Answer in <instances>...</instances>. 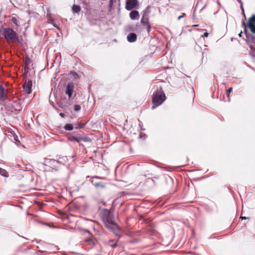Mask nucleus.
Returning <instances> with one entry per match:
<instances>
[{
	"instance_id": "473e14b6",
	"label": "nucleus",
	"mask_w": 255,
	"mask_h": 255,
	"mask_svg": "<svg viewBox=\"0 0 255 255\" xmlns=\"http://www.w3.org/2000/svg\"><path fill=\"white\" fill-rule=\"evenodd\" d=\"M243 26L245 28H246V24L244 22L242 23Z\"/></svg>"
},
{
	"instance_id": "7c9ffc66",
	"label": "nucleus",
	"mask_w": 255,
	"mask_h": 255,
	"mask_svg": "<svg viewBox=\"0 0 255 255\" xmlns=\"http://www.w3.org/2000/svg\"><path fill=\"white\" fill-rule=\"evenodd\" d=\"M241 218H242V220H243V219L245 220V219H248L249 218H247L246 217H242V216H241Z\"/></svg>"
},
{
	"instance_id": "f03ea898",
	"label": "nucleus",
	"mask_w": 255,
	"mask_h": 255,
	"mask_svg": "<svg viewBox=\"0 0 255 255\" xmlns=\"http://www.w3.org/2000/svg\"><path fill=\"white\" fill-rule=\"evenodd\" d=\"M166 100V96L162 91L161 88L157 89L155 93L153 95L152 97V109H155L157 107L162 104Z\"/></svg>"
},
{
	"instance_id": "0eeeda50",
	"label": "nucleus",
	"mask_w": 255,
	"mask_h": 255,
	"mask_svg": "<svg viewBox=\"0 0 255 255\" xmlns=\"http://www.w3.org/2000/svg\"><path fill=\"white\" fill-rule=\"evenodd\" d=\"M7 98V90L0 85V103L3 104Z\"/></svg>"
},
{
	"instance_id": "a211bd4d",
	"label": "nucleus",
	"mask_w": 255,
	"mask_h": 255,
	"mask_svg": "<svg viewBox=\"0 0 255 255\" xmlns=\"http://www.w3.org/2000/svg\"><path fill=\"white\" fill-rule=\"evenodd\" d=\"M0 174L4 177H8V172L3 169L0 168Z\"/></svg>"
},
{
	"instance_id": "c756f323",
	"label": "nucleus",
	"mask_w": 255,
	"mask_h": 255,
	"mask_svg": "<svg viewBox=\"0 0 255 255\" xmlns=\"http://www.w3.org/2000/svg\"><path fill=\"white\" fill-rule=\"evenodd\" d=\"M249 47H250V48H251V49H252V50H255V48H254L253 46H252V45H249Z\"/></svg>"
},
{
	"instance_id": "6e6552de",
	"label": "nucleus",
	"mask_w": 255,
	"mask_h": 255,
	"mask_svg": "<svg viewBox=\"0 0 255 255\" xmlns=\"http://www.w3.org/2000/svg\"><path fill=\"white\" fill-rule=\"evenodd\" d=\"M138 6L137 0H128L126 4V9L128 10H130L133 8H136Z\"/></svg>"
},
{
	"instance_id": "72a5a7b5",
	"label": "nucleus",
	"mask_w": 255,
	"mask_h": 255,
	"mask_svg": "<svg viewBox=\"0 0 255 255\" xmlns=\"http://www.w3.org/2000/svg\"><path fill=\"white\" fill-rule=\"evenodd\" d=\"M242 32L241 31V32L238 34V35H239V37H242Z\"/></svg>"
},
{
	"instance_id": "412c9836",
	"label": "nucleus",
	"mask_w": 255,
	"mask_h": 255,
	"mask_svg": "<svg viewBox=\"0 0 255 255\" xmlns=\"http://www.w3.org/2000/svg\"><path fill=\"white\" fill-rule=\"evenodd\" d=\"M11 22L12 23H13L14 24H15L16 26H18L19 25V23L15 17H12L11 18Z\"/></svg>"
},
{
	"instance_id": "dca6fc26",
	"label": "nucleus",
	"mask_w": 255,
	"mask_h": 255,
	"mask_svg": "<svg viewBox=\"0 0 255 255\" xmlns=\"http://www.w3.org/2000/svg\"><path fill=\"white\" fill-rule=\"evenodd\" d=\"M92 184L97 188H105V185L101 182H97L94 180L92 181Z\"/></svg>"
},
{
	"instance_id": "f704fd0d",
	"label": "nucleus",
	"mask_w": 255,
	"mask_h": 255,
	"mask_svg": "<svg viewBox=\"0 0 255 255\" xmlns=\"http://www.w3.org/2000/svg\"><path fill=\"white\" fill-rule=\"evenodd\" d=\"M59 115H60L61 117H64V114H62V113H60V114H59Z\"/></svg>"
},
{
	"instance_id": "bb28decb",
	"label": "nucleus",
	"mask_w": 255,
	"mask_h": 255,
	"mask_svg": "<svg viewBox=\"0 0 255 255\" xmlns=\"http://www.w3.org/2000/svg\"><path fill=\"white\" fill-rule=\"evenodd\" d=\"M51 23L53 24V25L55 27H57V24H56V23H55L54 20H52L51 21Z\"/></svg>"
},
{
	"instance_id": "4468645a",
	"label": "nucleus",
	"mask_w": 255,
	"mask_h": 255,
	"mask_svg": "<svg viewBox=\"0 0 255 255\" xmlns=\"http://www.w3.org/2000/svg\"><path fill=\"white\" fill-rule=\"evenodd\" d=\"M129 17L131 20L138 19L139 17V12L137 10H132L129 13Z\"/></svg>"
},
{
	"instance_id": "423d86ee",
	"label": "nucleus",
	"mask_w": 255,
	"mask_h": 255,
	"mask_svg": "<svg viewBox=\"0 0 255 255\" xmlns=\"http://www.w3.org/2000/svg\"><path fill=\"white\" fill-rule=\"evenodd\" d=\"M71 100L67 99L66 98H62L57 102L58 106L59 108L67 110L70 104Z\"/></svg>"
},
{
	"instance_id": "2eb2a0df",
	"label": "nucleus",
	"mask_w": 255,
	"mask_h": 255,
	"mask_svg": "<svg viewBox=\"0 0 255 255\" xmlns=\"http://www.w3.org/2000/svg\"><path fill=\"white\" fill-rule=\"evenodd\" d=\"M137 38L136 35L134 33H130L127 36L128 41L129 42H134Z\"/></svg>"
},
{
	"instance_id": "1a4fd4ad",
	"label": "nucleus",
	"mask_w": 255,
	"mask_h": 255,
	"mask_svg": "<svg viewBox=\"0 0 255 255\" xmlns=\"http://www.w3.org/2000/svg\"><path fill=\"white\" fill-rule=\"evenodd\" d=\"M247 25L251 32L255 33V15H252V16L249 18Z\"/></svg>"
},
{
	"instance_id": "2f4dec72",
	"label": "nucleus",
	"mask_w": 255,
	"mask_h": 255,
	"mask_svg": "<svg viewBox=\"0 0 255 255\" xmlns=\"http://www.w3.org/2000/svg\"><path fill=\"white\" fill-rule=\"evenodd\" d=\"M89 242L90 244L92 243V244H94V242H93V240H90L89 241Z\"/></svg>"
},
{
	"instance_id": "58836bf2",
	"label": "nucleus",
	"mask_w": 255,
	"mask_h": 255,
	"mask_svg": "<svg viewBox=\"0 0 255 255\" xmlns=\"http://www.w3.org/2000/svg\"><path fill=\"white\" fill-rule=\"evenodd\" d=\"M131 255H133V254H131Z\"/></svg>"
},
{
	"instance_id": "20e7f679",
	"label": "nucleus",
	"mask_w": 255,
	"mask_h": 255,
	"mask_svg": "<svg viewBox=\"0 0 255 255\" xmlns=\"http://www.w3.org/2000/svg\"><path fill=\"white\" fill-rule=\"evenodd\" d=\"M149 5L147 6L146 8L142 11V18L140 20L141 23L147 28V30L148 33L150 31L151 25L149 21V14L150 13Z\"/></svg>"
},
{
	"instance_id": "f3484780",
	"label": "nucleus",
	"mask_w": 255,
	"mask_h": 255,
	"mask_svg": "<svg viewBox=\"0 0 255 255\" xmlns=\"http://www.w3.org/2000/svg\"><path fill=\"white\" fill-rule=\"evenodd\" d=\"M246 37L249 42L255 44V36L246 33Z\"/></svg>"
},
{
	"instance_id": "393cba45",
	"label": "nucleus",
	"mask_w": 255,
	"mask_h": 255,
	"mask_svg": "<svg viewBox=\"0 0 255 255\" xmlns=\"http://www.w3.org/2000/svg\"><path fill=\"white\" fill-rule=\"evenodd\" d=\"M81 107L79 105H76L74 107V111L76 112L80 111L81 110Z\"/></svg>"
},
{
	"instance_id": "c9c22d12",
	"label": "nucleus",
	"mask_w": 255,
	"mask_h": 255,
	"mask_svg": "<svg viewBox=\"0 0 255 255\" xmlns=\"http://www.w3.org/2000/svg\"><path fill=\"white\" fill-rule=\"evenodd\" d=\"M97 178H100V179H105V177H97Z\"/></svg>"
},
{
	"instance_id": "39448f33",
	"label": "nucleus",
	"mask_w": 255,
	"mask_h": 255,
	"mask_svg": "<svg viewBox=\"0 0 255 255\" xmlns=\"http://www.w3.org/2000/svg\"><path fill=\"white\" fill-rule=\"evenodd\" d=\"M5 109H8L12 113L15 111L16 113L19 112L22 109V107L20 103V102L17 100H13L9 103L5 105Z\"/></svg>"
},
{
	"instance_id": "f8f14e48",
	"label": "nucleus",
	"mask_w": 255,
	"mask_h": 255,
	"mask_svg": "<svg viewBox=\"0 0 255 255\" xmlns=\"http://www.w3.org/2000/svg\"><path fill=\"white\" fill-rule=\"evenodd\" d=\"M58 163H61V162L55 159H45L44 161V164L46 166H57Z\"/></svg>"
},
{
	"instance_id": "cd10ccee",
	"label": "nucleus",
	"mask_w": 255,
	"mask_h": 255,
	"mask_svg": "<svg viewBox=\"0 0 255 255\" xmlns=\"http://www.w3.org/2000/svg\"><path fill=\"white\" fill-rule=\"evenodd\" d=\"M185 15V13H182V14L181 15L179 16L178 17V20H180L181 18L183 17Z\"/></svg>"
},
{
	"instance_id": "f257e3e1",
	"label": "nucleus",
	"mask_w": 255,
	"mask_h": 255,
	"mask_svg": "<svg viewBox=\"0 0 255 255\" xmlns=\"http://www.w3.org/2000/svg\"><path fill=\"white\" fill-rule=\"evenodd\" d=\"M102 219L107 228L110 229L116 228L120 230L119 227L115 223L114 216L110 210L107 209L103 210Z\"/></svg>"
},
{
	"instance_id": "b1692460",
	"label": "nucleus",
	"mask_w": 255,
	"mask_h": 255,
	"mask_svg": "<svg viewBox=\"0 0 255 255\" xmlns=\"http://www.w3.org/2000/svg\"><path fill=\"white\" fill-rule=\"evenodd\" d=\"M109 246L113 248L116 247L118 245L116 243H114V241L113 240H111L109 242Z\"/></svg>"
},
{
	"instance_id": "4c0bfd02",
	"label": "nucleus",
	"mask_w": 255,
	"mask_h": 255,
	"mask_svg": "<svg viewBox=\"0 0 255 255\" xmlns=\"http://www.w3.org/2000/svg\"><path fill=\"white\" fill-rule=\"evenodd\" d=\"M113 0H110V1H112Z\"/></svg>"
},
{
	"instance_id": "9b49d317",
	"label": "nucleus",
	"mask_w": 255,
	"mask_h": 255,
	"mask_svg": "<svg viewBox=\"0 0 255 255\" xmlns=\"http://www.w3.org/2000/svg\"><path fill=\"white\" fill-rule=\"evenodd\" d=\"M32 82L31 80H29L27 83H25L22 85V88L24 92L27 94H30L31 93Z\"/></svg>"
},
{
	"instance_id": "4be33fe9",
	"label": "nucleus",
	"mask_w": 255,
	"mask_h": 255,
	"mask_svg": "<svg viewBox=\"0 0 255 255\" xmlns=\"http://www.w3.org/2000/svg\"><path fill=\"white\" fill-rule=\"evenodd\" d=\"M70 75L71 76H72L76 79L79 78L78 74L74 71L70 72Z\"/></svg>"
},
{
	"instance_id": "e433bc0d",
	"label": "nucleus",
	"mask_w": 255,
	"mask_h": 255,
	"mask_svg": "<svg viewBox=\"0 0 255 255\" xmlns=\"http://www.w3.org/2000/svg\"><path fill=\"white\" fill-rule=\"evenodd\" d=\"M14 139L17 141H19V140H17V138H14Z\"/></svg>"
},
{
	"instance_id": "c85d7f7f",
	"label": "nucleus",
	"mask_w": 255,
	"mask_h": 255,
	"mask_svg": "<svg viewBox=\"0 0 255 255\" xmlns=\"http://www.w3.org/2000/svg\"><path fill=\"white\" fill-rule=\"evenodd\" d=\"M208 33L207 32H205L203 34V35H202V37H207L208 36Z\"/></svg>"
},
{
	"instance_id": "9d476101",
	"label": "nucleus",
	"mask_w": 255,
	"mask_h": 255,
	"mask_svg": "<svg viewBox=\"0 0 255 255\" xmlns=\"http://www.w3.org/2000/svg\"><path fill=\"white\" fill-rule=\"evenodd\" d=\"M74 85L72 83H68L66 87L65 93L68 96V99L71 100L73 95Z\"/></svg>"
},
{
	"instance_id": "a878e982",
	"label": "nucleus",
	"mask_w": 255,
	"mask_h": 255,
	"mask_svg": "<svg viewBox=\"0 0 255 255\" xmlns=\"http://www.w3.org/2000/svg\"><path fill=\"white\" fill-rule=\"evenodd\" d=\"M232 90H233L232 88H229V89L227 90V96H228V97H229V96H230V92H231L232 91Z\"/></svg>"
},
{
	"instance_id": "ddd939ff",
	"label": "nucleus",
	"mask_w": 255,
	"mask_h": 255,
	"mask_svg": "<svg viewBox=\"0 0 255 255\" xmlns=\"http://www.w3.org/2000/svg\"><path fill=\"white\" fill-rule=\"evenodd\" d=\"M68 139L69 141H76L77 142H79L81 141H87L86 138L83 137L81 136H75L73 135H70L68 137Z\"/></svg>"
},
{
	"instance_id": "aec40b11",
	"label": "nucleus",
	"mask_w": 255,
	"mask_h": 255,
	"mask_svg": "<svg viewBox=\"0 0 255 255\" xmlns=\"http://www.w3.org/2000/svg\"><path fill=\"white\" fill-rule=\"evenodd\" d=\"M72 9L75 12L78 13L80 11L81 8L80 6L78 5H74L73 6Z\"/></svg>"
},
{
	"instance_id": "6ab92c4d",
	"label": "nucleus",
	"mask_w": 255,
	"mask_h": 255,
	"mask_svg": "<svg viewBox=\"0 0 255 255\" xmlns=\"http://www.w3.org/2000/svg\"><path fill=\"white\" fill-rule=\"evenodd\" d=\"M64 128L66 130H72L73 129V126L71 124H66L64 126Z\"/></svg>"
},
{
	"instance_id": "7ed1b4c3",
	"label": "nucleus",
	"mask_w": 255,
	"mask_h": 255,
	"mask_svg": "<svg viewBox=\"0 0 255 255\" xmlns=\"http://www.w3.org/2000/svg\"><path fill=\"white\" fill-rule=\"evenodd\" d=\"M2 35L7 42L19 41L18 36L17 33L12 28L9 27L3 29Z\"/></svg>"
},
{
	"instance_id": "5701e85b",
	"label": "nucleus",
	"mask_w": 255,
	"mask_h": 255,
	"mask_svg": "<svg viewBox=\"0 0 255 255\" xmlns=\"http://www.w3.org/2000/svg\"><path fill=\"white\" fill-rule=\"evenodd\" d=\"M75 125H76L75 128L78 129V128H84L85 127V125L84 124L78 123L77 124H76Z\"/></svg>"
}]
</instances>
